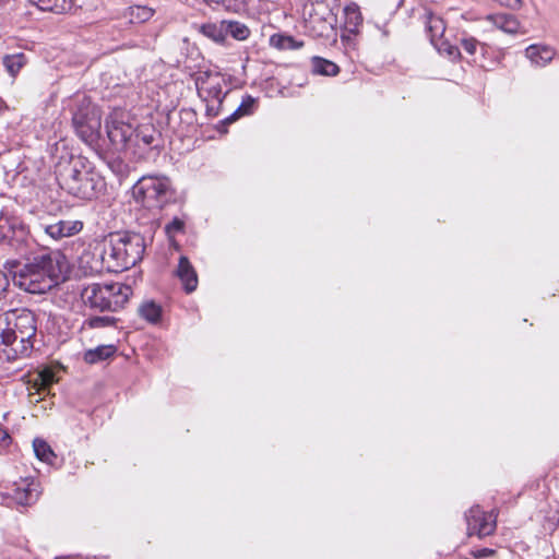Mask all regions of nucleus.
I'll return each instance as SVG.
<instances>
[{"instance_id":"obj_22","label":"nucleus","mask_w":559,"mask_h":559,"mask_svg":"<svg viewBox=\"0 0 559 559\" xmlns=\"http://www.w3.org/2000/svg\"><path fill=\"white\" fill-rule=\"evenodd\" d=\"M345 14V29L348 31L352 34H355L358 32V27L362 23V16L361 13L356 5H348L344 10Z\"/></svg>"},{"instance_id":"obj_10","label":"nucleus","mask_w":559,"mask_h":559,"mask_svg":"<svg viewBox=\"0 0 559 559\" xmlns=\"http://www.w3.org/2000/svg\"><path fill=\"white\" fill-rule=\"evenodd\" d=\"M465 519L468 535L485 537L495 531V520L491 519V515H487L483 512L478 506L472 507L465 514Z\"/></svg>"},{"instance_id":"obj_27","label":"nucleus","mask_w":559,"mask_h":559,"mask_svg":"<svg viewBox=\"0 0 559 559\" xmlns=\"http://www.w3.org/2000/svg\"><path fill=\"white\" fill-rule=\"evenodd\" d=\"M312 69L317 74L333 76L338 73V67L326 59L314 57L312 59Z\"/></svg>"},{"instance_id":"obj_9","label":"nucleus","mask_w":559,"mask_h":559,"mask_svg":"<svg viewBox=\"0 0 559 559\" xmlns=\"http://www.w3.org/2000/svg\"><path fill=\"white\" fill-rule=\"evenodd\" d=\"M106 131L109 141L116 150H124L128 147L135 130L126 121V114L120 109H115L106 118Z\"/></svg>"},{"instance_id":"obj_8","label":"nucleus","mask_w":559,"mask_h":559,"mask_svg":"<svg viewBox=\"0 0 559 559\" xmlns=\"http://www.w3.org/2000/svg\"><path fill=\"white\" fill-rule=\"evenodd\" d=\"M195 85L199 96L206 103V115L218 116L227 94L223 92L225 79L217 72L202 71L195 76Z\"/></svg>"},{"instance_id":"obj_29","label":"nucleus","mask_w":559,"mask_h":559,"mask_svg":"<svg viewBox=\"0 0 559 559\" xmlns=\"http://www.w3.org/2000/svg\"><path fill=\"white\" fill-rule=\"evenodd\" d=\"M55 372L51 369H44L34 379V386L38 393L47 391L55 382Z\"/></svg>"},{"instance_id":"obj_41","label":"nucleus","mask_w":559,"mask_h":559,"mask_svg":"<svg viewBox=\"0 0 559 559\" xmlns=\"http://www.w3.org/2000/svg\"><path fill=\"white\" fill-rule=\"evenodd\" d=\"M10 440V436L7 431L0 430V443L4 444L8 443Z\"/></svg>"},{"instance_id":"obj_15","label":"nucleus","mask_w":559,"mask_h":559,"mask_svg":"<svg viewBox=\"0 0 559 559\" xmlns=\"http://www.w3.org/2000/svg\"><path fill=\"white\" fill-rule=\"evenodd\" d=\"M555 56V49L546 45L534 44L525 49V57L537 68H544L549 64Z\"/></svg>"},{"instance_id":"obj_39","label":"nucleus","mask_w":559,"mask_h":559,"mask_svg":"<svg viewBox=\"0 0 559 559\" xmlns=\"http://www.w3.org/2000/svg\"><path fill=\"white\" fill-rule=\"evenodd\" d=\"M9 278L7 274L2 271H0V300L5 298L9 289Z\"/></svg>"},{"instance_id":"obj_11","label":"nucleus","mask_w":559,"mask_h":559,"mask_svg":"<svg viewBox=\"0 0 559 559\" xmlns=\"http://www.w3.org/2000/svg\"><path fill=\"white\" fill-rule=\"evenodd\" d=\"M9 222L5 242L16 252L25 254L32 241L27 227L19 217L10 216Z\"/></svg>"},{"instance_id":"obj_35","label":"nucleus","mask_w":559,"mask_h":559,"mask_svg":"<svg viewBox=\"0 0 559 559\" xmlns=\"http://www.w3.org/2000/svg\"><path fill=\"white\" fill-rule=\"evenodd\" d=\"M461 46L463 47L465 52L471 56H474L476 53L478 47H485V45H481L476 38L471 36H464L461 39Z\"/></svg>"},{"instance_id":"obj_2","label":"nucleus","mask_w":559,"mask_h":559,"mask_svg":"<svg viewBox=\"0 0 559 559\" xmlns=\"http://www.w3.org/2000/svg\"><path fill=\"white\" fill-rule=\"evenodd\" d=\"M69 262L60 250L44 251L13 271V284L29 294H45L67 280Z\"/></svg>"},{"instance_id":"obj_1","label":"nucleus","mask_w":559,"mask_h":559,"mask_svg":"<svg viewBox=\"0 0 559 559\" xmlns=\"http://www.w3.org/2000/svg\"><path fill=\"white\" fill-rule=\"evenodd\" d=\"M81 258L91 272H121L142 260L144 239L139 234L112 233L90 246Z\"/></svg>"},{"instance_id":"obj_7","label":"nucleus","mask_w":559,"mask_h":559,"mask_svg":"<svg viewBox=\"0 0 559 559\" xmlns=\"http://www.w3.org/2000/svg\"><path fill=\"white\" fill-rule=\"evenodd\" d=\"M72 123L80 139L88 145L97 142L102 127V114L86 96L76 97Z\"/></svg>"},{"instance_id":"obj_30","label":"nucleus","mask_w":559,"mask_h":559,"mask_svg":"<svg viewBox=\"0 0 559 559\" xmlns=\"http://www.w3.org/2000/svg\"><path fill=\"white\" fill-rule=\"evenodd\" d=\"M207 4H216L224 8L226 11L239 13L245 11L247 0H203Z\"/></svg>"},{"instance_id":"obj_33","label":"nucleus","mask_w":559,"mask_h":559,"mask_svg":"<svg viewBox=\"0 0 559 559\" xmlns=\"http://www.w3.org/2000/svg\"><path fill=\"white\" fill-rule=\"evenodd\" d=\"M225 32L229 33L237 40H245L250 35L249 28L239 22H229L225 27Z\"/></svg>"},{"instance_id":"obj_24","label":"nucleus","mask_w":559,"mask_h":559,"mask_svg":"<svg viewBox=\"0 0 559 559\" xmlns=\"http://www.w3.org/2000/svg\"><path fill=\"white\" fill-rule=\"evenodd\" d=\"M116 352L112 345H102L94 349H90L84 354V360L87 364H96L111 357Z\"/></svg>"},{"instance_id":"obj_4","label":"nucleus","mask_w":559,"mask_h":559,"mask_svg":"<svg viewBox=\"0 0 559 559\" xmlns=\"http://www.w3.org/2000/svg\"><path fill=\"white\" fill-rule=\"evenodd\" d=\"M37 331L35 313L28 309L13 310L0 316V337L15 354L27 355Z\"/></svg>"},{"instance_id":"obj_14","label":"nucleus","mask_w":559,"mask_h":559,"mask_svg":"<svg viewBox=\"0 0 559 559\" xmlns=\"http://www.w3.org/2000/svg\"><path fill=\"white\" fill-rule=\"evenodd\" d=\"M176 275L180 280L187 293H192L197 289L199 282L198 275L187 257L181 255L179 258L178 266L176 269Z\"/></svg>"},{"instance_id":"obj_19","label":"nucleus","mask_w":559,"mask_h":559,"mask_svg":"<svg viewBox=\"0 0 559 559\" xmlns=\"http://www.w3.org/2000/svg\"><path fill=\"white\" fill-rule=\"evenodd\" d=\"M486 20L491 22L497 28L509 34H515L520 27L519 21L512 14H490Z\"/></svg>"},{"instance_id":"obj_32","label":"nucleus","mask_w":559,"mask_h":559,"mask_svg":"<svg viewBox=\"0 0 559 559\" xmlns=\"http://www.w3.org/2000/svg\"><path fill=\"white\" fill-rule=\"evenodd\" d=\"M117 319L112 316H96L85 320L84 325L90 329H99L116 325Z\"/></svg>"},{"instance_id":"obj_42","label":"nucleus","mask_w":559,"mask_h":559,"mask_svg":"<svg viewBox=\"0 0 559 559\" xmlns=\"http://www.w3.org/2000/svg\"><path fill=\"white\" fill-rule=\"evenodd\" d=\"M55 559H66V558H63V557H56Z\"/></svg>"},{"instance_id":"obj_37","label":"nucleus","mask_w":559,"mask_h":559,"mask_svg":"<svg viewBox=\"0 0 559 559\" xmlns=\"http://www.w3.org/2000/svg\"><path fill=\"white\" fill-rule=\"evenodd\" d=\"M439 51L445 52L451 59H456L461 56L457 47L450 45L444 40H439L438 46H435Z\"/></svg>"},{"instance_id":"obj_31","label":"nucleus","mask_w":559,"mask_h":559,"mask_svg":"<svg viewBox=\"0 0 559 559\" xmlns=\"http://www.w3.org/2000/svg\"><path fill=\"white\" fill-rule=\"evenodd\" d=\"M201 32L209 38L219 43L225 39L224 24L217 25L215 23H207L201 26Z\"/></svg>"},{"instance_id":"obj_13","label":"nucleus","mask_w":559,"mask_h":559,"mask_svg":"<svg viewBox=\"0 0 559 559\" xmlns=\"http://www.w3.org/2000/svg\"><path fill=\"white\" fill-rule=\"evenodd\" d=\"M46 235L53 240H60L79 234L83 228V223L78 219H59L56 222L41 224Z\"/></svg>"},{"instance_id":"obj_3","label":"nucleus","mask_w":559,"mask_h":559,"mask_svg":"<svg viewBox=\"0 0 559 559\" xmlns=\"http://www.w3.org/2000/svg\"><path fill=\"white\" fill-rule=\"evenodd\" d=\"M56 177L61 189L82 200L96 198L104 188L102 176L83 156H71L69 162L59 163Z\"/></svg>"},{"instance_id":"obj_40","label":"nucleus","mask_w":559,"mask_h":559,"mask_svg":"<svg viewBox=\"0 0 559 559\" xmlns=\"http://www.w3.org/2000/svg\"><path fill=\"white\" fill-rule=\"evenodd\" d=\"M493 550L489 548H483L474 552L475 558L483 559L493 555Z\"/></svg>"},{"instance_id":"obj_28","label":"nucleus","mask_w":559,"mask_h":559,"mask_svg":"<svg viewBox=\"0 0 559 559\" xmlns=\"http://www.w3.org/2000/svg\"><path fill=\"white\" fill-rule=\"evenodd\" d=\"M154 14V10L145 5H133L128 8V16L131 23H144Z\"/></svg>"},{"instance_id":"obj_26","label":"nucleus","mask_w":559,"mask_h":559,"mask_svg":"<svg viewBox=\"0 0 559 559\" xmlns=\"http://www.w3.org/2000/svg\"><path fill=\"white\" fill-rule=\"evenodd\" d=\"M33 448L36 457L41 462L52 463V461L56 459V455L50 445L43 439L36 438L33 441Z\"/></svg>"},{"instance_id":"obj_36","label":"nucleus","mask_w":559,"mask_h":559,"mask_svg":"<svg viewBox=\"0 0 559 559\" xmlns=\"http://www.w3.org/2000/svg\"><path fill=\"white\" fill-rule=\"evenodd\" d=\"M185 222L179 217H174L171 222H169L165 226V231L169 237H174L176 234L183 231Z\"/></svg>"},{"instance_id":"obj_20","label":"nucleus","mask_w":559,"mask_h":559,"mask_svg":"<svg viewBox=\"0 0 559 559\" xmlns=\"http://www.w3.org/2000/svg\"><path fill=\"white\" fill-rule=\"evenodd\" d=\"M138 313L148 323L156 324L160 321L163 309L155 301L146 300L140 305Z\"/></svg>"},{"instance_id":"obj_23","label":"nucleus","mask_w":559,"mask_h":559,"mask_svg":"<svg viewBox=\"0 0 559 559\" xmlns=\"http://www.w3.org/2000/svg\"><path fill=\"white\" fill-rule=\"evenodd\" d=\"M270 45L280 50H292L301 48L304 43L288 35L274 34L270 37Z\"/></svg>"},{"instance_id":"obj_12","label":"nucleus","mask_w":559,"mask_h":559,"mask_svg":"<svg viewBox=\"0 0 559 559\" xmlns=\"http://www.w3.org/2000/svg\"><path fill=\"white\" fill-rule=\"evenodd\" d=\"M335 17L329 7L324 3L311 4L309 12V27L316 32L318 36L329 35L333 29Z\"/></svg>"},{"instance_id":"obj_21","label":"nucleus","mask_w":559,"mask_h":559,"mask_svg":"<svg viewBox=\"0 0 559 559\" xmlns=\"http://www.w3.org/2000/svg\"><path fill=\"white\" fill-rule=\"evenodd\" d=\"M2 63L8 73L14 79L21 69L27 63V58L22 52L5 55L2 59Z\"/></svg>"},{"instance_id":"obj_16","label":"nucleus","mask_w":559,"mask_h":559,"mask_svg":"<svg viewBox=\"0 0 559 559\" xmlns=\"http://www.w3.org/2000/svg\"><path fill=\"white\" fill-rule=\"evenodd\" d=\"M43 11H50L58 14L66 13L76 5L82 8L87 0H31Z\"/></svg>"},{"instance_id":"obj_6","label":"nucleus","mask_w":559,"mask_h":559,"mask_svg":"<svg viewBox=\"0 0 559 559\" xmlns=\"http://www.w3.org/2000/svg\"><path fill=\"white\" fill-rule=\"evenodd\" d=\"M136 202L146 209H162L174 195L171 182L166 176H143L132 188Z\"/></svg>"},{"instance_id":"obj_18","label":"nucleus","mask_w":559,"mask_h":559,"mask_svg":"<svg viewBox=\"0 0 559 559\" xmlns=\"http://www.w3.org/2000/svg\"><path fill=\"white\" fill-rule=\"evenodd\" d=\"M425 17L426 28L429 33L430 41L433 46H438V41L442 39L445 31L444 22L440 16H437L429 11L426 12Z\"/></svg>"},{"instance_id":"obj_5","label":"nucleus","mask_w":559,"mask_h":559,"mask_svg":"<svg viewBox=\"0 0 559 559\" xmlns=\"http://www.w3.org/2000/svg\"><path fill=\"white\" fill-rule=\"evenodd\" d=\"M131 295L132 289L129 285L94 283L83 289L82 299L85 305L93 309L117 311L128 302Z\"/></svg>"},{"instance_id":"obj_25","label":"nucleus","mask_w":559,"mask_h":559,"mask_svg":"<svg viewBox=\"0 0 559 559\" xmlns=\"http://www.w3.org/2000/svg\"><path fill=\"white\" fill-rule=\"evenodd\" d=\"M255 98L250 95H247L242 98L241 104L238 108L225 119V122L231 123L236 121L238 118L243 116H249L254 111Z\"/></svg>"},{"instance_id":"obj_38","label":"nucleus","mask_w":559,"mask_h":559,"mask_svg":"<svg viewBox=\"0 0 559 559\" xmlns=\"http://www.w3.org/2000/svg\"><path fill=\"white\" fill-rule=\"evenodd\" d=\"M9 217L4 213H0V242H5L7 229L9 228Z\"/></svg>"},{"instance_id":"obj_17","label":"nucleus","mask_w":559,"mask_h":559,"mask_svg":"<svg viewBox=\"0 0 559 559\" xmlns=\"http://www.w3.org/2000/svg\"><path fill=\"white\" fill-rule=\"evenodd\" d=\"M38 486L34 481H26L16 485L13 499L20 506H31L35 503L39 497Z\"/></svg>"},{"instance_id":"obj_34","label":"nucleus","mask_w":559,"mask_h":559,"mask_svg":"<svg viewBox=\"0 0 559 559\" xmlns=\"http://www.w3.org/2000/svg\"><path fill=\"white\" fill-rule=\"evenodd\" d=\"M156 131L153 127L144 126L136 130L135 136L138 141H141L144 145L150 146L155 141Z\"/></svg>"}]
</instances>
